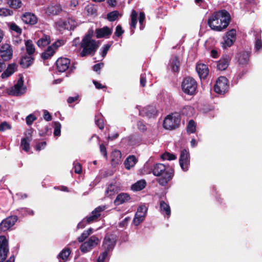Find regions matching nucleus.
<instances>
[{
    "mask_svg": "<svg viewBox=\"0 0 262 262\" xmlns=\"http://www.w3.org/2000/svg\"><path fill=\"white\" fill-rule=\"evenodd\" d=\"M230 21V13L223 9L213 13L208 18L207 24L212 30L220 32L227 28Z\"/></svg>",
    "mask_w": 262,
    "mask_h": 262,
    "instance_id": "obj_1",
    "label": "nucleus"
},
{
    "mask_svg": "<svg viewBox=\"0 0 262 262\" xmlns=\"http://www.w3.org/2000/svg\"><path fill=\"white\" fill-rule=\"evenodd\" d=\"M152 172L155 176L159 177L164 174V176L157 179V182L161 186H165L173 177L174 170L170 168L166 170V166L162 163H157L154 165Z\"/></svg>",
    "mask_w": 262,
    "mask_h": 262,
    "instance_id": "obj_2",
    "label": "nucleus"
},
{
    "mask_svg": "<svg viewBox=\"0 0 262 262\" xmlns=\"http://www.w3.org/2000/svg\"><path fill=\"white\" fill-rule=\"evenodd\" d=\"M105 209V206H99L96 207L89 216L83 218L82 221L78 224L77 228L83 229L88 224H90L93 222L98 221L101 216V212Z\"/></svg>",
    "mask_w": 262,
    "mask_h": 262,
    "instance_id": "obj_3",
    "label": "nucleus"
},
{
    "mask_svg": "<svg viewBox=\"0 0 262 262\" xmlns=\"http://www.w3.org/2000/svg\"><path fill=\"white\" fill-rule=\"evenodd\" d=\"M181 86L185 94L193 96L196 93L198 83L193 78L187 76L183 78Z\"/></svg>",
    "mask_w": 262,
    "mask_h": 262,
    "instance_id": "obj_4",
    "label": "nucleus"
},
{
    "mask_svg": "<svg viewBox=\"0 0 262 262\" xmlns=\"http://www.w3.org/2000/svg\"><path fill=\"white\" fill-rule=\"evenodd\" d=\"M181 120L179 113L175 112L167 116L163 122V127L169 130H173L178 128Z\"/></svg>",
    "mask_w": 262,
    "mask_h": 262,
    "instance_id": "obj_5",
    "label": "nucleus"
},
{
    "mask_svg": "<svg viewBox=\"0 0 262 262\" xmlns=\"http://www.w3.org/2000/svg\"><path fill=\"white\" fill-rule=\"evenodd\" d=\"M80 47L82 49L80 55L81 57H84L88 55H94L98 46L95 40H92V41L82 40Z\"/></svg>",
    "mask_w": 262,
    "mask_h": 262,
    "instance_id": "obj_6",
    "label": "nucleus"
},
{
    "mask_svg": "<svg viewBox=\"0 0 262 262\" xmlns=\"http://www.w3.org/2000/svg\"><path fill=\"white\" fill-rule=\"evenodd\" d=\"M229 81L225 76L219 77L214 86V91L219 94H224L228 92L229 89Z\"/></svg>",
    "mask_w": 262,
    "mask_h": 262,
    "instance_id": "obj_7",
    "label": "nucleus"
},
{
    "mask_svg": "<svg viewBox=\"0 0 262 262\" xmlns=\"http://www.w3.org/2000/svg\"><path fill=\"white\" fill-rule=\"evenodd\" d=\"M117 241V238L116 235L107 234L104 237L103 241L102 247L104 250L110 252L114 249Z\"/></svg>",
    "mask_w": 262,
    "mask_h": 262,
    "instance_id": "obj_8",
    "label": "nucleus"
},
{
    "mask_svg": "<svg viewBox=\"0 0 262 262\" xmlns=\"http://www.w3.org/2000/svg\"><path fill=\"white\" fill-rule=\"evenodd\" d=\"M180 165L184 171H187L189 169L190 165V155L189 151L184 149L181 151L180 159Z\"/></svg>",
    "mask_w": 262,
    "mask_h": 262,
    "instance_id": "obj_9",
    "label": "nucleus"
},
{
    "mask_svg": "<svg viewBox=\"0 0 262 262\" xmlns=\"http://www.w3.org/2000/svg\"><path fill=\"white\" fill-rule=\"evenodd\" d=\"M9 252L8 241L6 236H0V262H4Z\"/></svg>",
    "mask_w": 262,
    "mask_h": 262,
    "instance_id": "obj_10",
    "label": "nucleus"
},
{
    "mask_svg": "<svg viewBox=\"0 0 262 262\" xmlns=\"http://www.w3.org/2000/svg\"><path fill=\"white\" fill-rule=\"evenodd\" d=\"M13 56V49L10 45L4 43L1 46L0 56L1 59L4 61L10 60Z\"/></svg>",
    "mask_w": 262,
    "mask_h": 262,
    "instance_id": "obj_11",
    "label": "nucleus"
},
{
    "mask_svg": "<svg viewBox=\"0 0 262 262\" xmlns=\"http://www.w3.org/2000/svg\"><path fill=\"white\" fill-rule=\"evenodd\" d=\"M16 215H11L3 220L0 224V231H6L12 227L17 221Z\"/></svg>",
    "mask_w": 262,
    "mask_h": 262,
    "instance_id": "obj_12",
    "label": "nucleus"
},
{
    "mask_svg": "<svg viewBox=\"0 0 262 262\" xmlns=\"http://www.w3.org/2000/svg\"><path fill=\"white\" fill-rule=\"evenodd\" d=\"M147 208L145 206H140L137 209L133 220V224L135 226H138L144 220Z\"/></svg>",
    "mask_w": 262,
    "mask_h": 262,
    "instance_id": "obj_13",
    "label": "nucleus"
},
{
    "mask_svg": "<svg viewBox=\"0 0 262 262\" xmlns=\"http://www.w3.org/2000/svg\"><path fill=\"white\" fill-rule=\"evenodd\" d=\"M71 61L68 58H59L56 62V68L59 72H64L69 69Z\"/></svg>",
    "mask_w": 262,
    "mask_h": 262,
    "instance_id": "obj_14",
    "label": "nucleus"
},
{
    "mask_svg": "<svg viewBox=\"0 0 262 262\" xmlns=\"http://www.w3.org/2000/svg\"><path fill=\"white\" fill-rule=\"evenodd\" d=\"M24 86V78L23 76H20L18 79L17 83L14 84L12 88V90L11 91V94L13 95H19L23 94L25 92L26 88H23Z\"/></svg>",
    "mask_w": 262,
    "mask_h": 262,
    "instance_id": "obj_15",
    "label": "nucleus"
},
{
    "mask_svg": "<svg viewBox=\"0 0 262 262\" xmlns=\"http://www.w3.org/2000/svg\"><path fill=\"white\" fill-rule=\"evenodd\" d=\"M231 57L229 55L224 54L217 62V69L220 71L225 70L228 67Z\"/></svg>",
    "mask_w": 262,
    "mask_h": 262,
    "instance_id": "obj_16",
    "label": "nucleus"
},
{
    "mask_svg": "<svg viewBox=\"0 0 262 262\" xmlns=\"http://www.w3.org/2000/svg\"><path fill=\"white\" fill-rule=\"evenodd\" d=\"M112 33V30L107 26H104L102 28L95 30L96 37L97 38H108Z\"/></svg>",
    "mask_w": 262,
    "mask_h": 262,
    "instance_id": "obj_17",
    "label": "nucleus"
},
{
    "mask_svg": "<svg viewBox=\"0 0 262 262\" xmlns=\"http://www.w3.org/2000/svg\"><path fill=\"white\" fill-rule=\"evenodd\" d=\"M23 21L30 25H35L37 23V18L35 14L31 12H26L21 17Z\"/></svg>",
    "mask_w": 262,
    "mask_h": 262,
    "instance_id": "obj_18",
    "label": "nucleus"
},
{
    "mask_svg": "<svg viewBox=\"0 0 262 262\" xmlns=\"http://www.w3.org/2000/svg\"><path fill=\"white\" fill-rule=\"evenodd\" d=\"M249 57L250 53L246 51L239 52L236 55L238 64L243 67L248 64Z\"/></svg>",
    "mask_w": 262,
    "mask_h": 262,
    "instance_id": "obj_19",
    "label": "nucleus"
},
{
    "mask_svg": "<svg viewBox=\"0 0 262 262\" xmlns=\"http://www.w3.org/2000/svg\"><path fill=\"white\" fill-rule=\"evenodd\" d=\"M196 71L201 79L206 78L209 74L208 67L204 63H198L196 66Z\"/></svg>",
    "mask_w": 262,
    "mask_h": 262,
    "instance_id": "obj_20",
    "label": "nucleus"
},
{
    "mask_svg": "<svg viewBox=\"0 0 262 262\" xmlns=\"http://www.w3.org/2000/svg\"><path fill=\"white\" fill-rule=\"evenodd\" d=\"M140 114L143 116H146L148 118H151L156 116L157 111L155 106L149 105L144 107L140 112Z\"/></svg>",
    "mask_w": 262,
    "mask_h": 262,
    "instance_id": "obj_21",
    "label": "nucleus"
},
{
    "mask_svg": "<svg viewBox=\"0 0 262 262\" xmlns=\"http://www.w3.org/2000/svg\"><path fill=\"white\" fill-rule=\"evenodd\" d=\"M122 154L120 150H114L111 154V164L112 166L115 167L117 165L121 163Z\"/></svg>",
    "mask_w": 262,
    "mask_h": 262,
    "instance_id": "obj_22",
    "label": "nucleus"
},
{
    "mask_svg": "<svg viewBox=\"0 0 262 262\" xmlns=\"http://www.w3.org/2000/svg\"><path fill=\"white\" fill-rule=\"evenodd\" d=\"M32 131H28V135L21 140L20 146L26 152H28L30 150V142L32 140Z\"/></svg>",
    "mask_w": 262,
    "mask_h": 262,
    "instance_id": "obj_23",
    "label": "nucleus"
},
{
    "mask_svg": "<svg viewBox=\"0 0 262 262\" xmlns=\"http://www.w3.org/2000/svg\"><path fill=\"white\" fill-rule=\"evenodd\" d=\"M17 70V66L16 63H12L9 64L7 69L1 75L3 79L7 78L12 75Z\"/></svg>",
    "mask_w": 262,
    "mask_h": 262,
    "instance_id": "obj_24",
    "label": "nucleus"
},
{
    "mask_svg": "<svg viewBox=\"0 0 262 262\" xmlns=\"http://www.w3.org/2000/svg\"><path fill=\"white\" fill-rule=\"evenodd\" d=\"M130 200L129 195L127 193H121L117 196L114 200V204L116 206L120 205L124 203L129 202Z\"/></svg>",
    "mask_w": 262,
    "mask_h": 262,
    "instance_id": "obj_25",
    "label": "nucleus"
},
{
    "mask_svg": "<svg viewBox=\"0 0 262 262\" xmlns=\"http://www.w3.org/2000/svg\"><path fill=\"white\" fill-rule=\"evenodd\" d=\"M34 60V58L31 56V55L28 56L26 55L21 58L19 64L23 68H28L33 64Z\"/></svg>",
    "mask_w": 262,
    "mask_h": 262,
    "instance_id": "obj_26",
    "label": "nucleus"
},
{
    "mask_svg": "<svg viewBox=\"0 0 262 262\" xmlns=\"http://www.w3.org/2000/svg\"><path fill=\"white\" fill-rule=\"evenodd\" d=\"M137 162V160L135 156H129L124 161L125 168L127 170H129L135 165Z\"/></svg>",
    "mask_w": 262,
    "mask_h": 262,
    "instance_id": "obj_27",
    "label": "nucleus"
},
{
    "mask_svg": "<svg viewBox=\"0 0 262 262\" xmlns=\"http://www.w3.org/2000/svg\"><path fill=\"white\" fill-rule=\"evenodd\" d=\"M56 24L59 28L63 30L67 29L72 30H74L75 28L74 26L70 25V20L66 21L60 20L56 23Z\"/></svg>",
    "mask_w": 262,
    "mask_h": 262,
    "instance_id": "obj_28",
    "label": "nucleus"
},
{
    "mask_svg": "<svg viewBox=\"0 0 262 262\" xmlns=\"http://www.w3.org/2000/svg\"><path fill=\"white\" fill-rule=\"evenodd\" d=\"M137 16L138 14L137 12L135 10H133L130 15L131 22L130 24L132 34H134L135 32L134 29L136 27Z\"/></svg>",
    "mask_w": 262,
    "mask_h": 262,
    "instance_id": "obj_29",
    "label": "nucleus"
},
{
    "mask_svg": "<svg viewBox=\"0 0 262 262\" xmlns=\"http://www.w3.org/2000/svg\"><path fill=\"white\" fill-rule=\"evenodd\" d=\"M71 253V250L70 248H66L64 249H63L58 254V258L59 259H62V262H65L66 261L68 257L70 255V254Z\"/></svg>",
    "mask_w": 262,
    "mask_h": 262,
    "instance_id": "obj_30",
    "label": "nucleus"
},
{
    "mask_svg": "<svg viewBox=\"0 0 262 262\" xmlns=\"http://www.w3.org/2000/svg\"><path fill=\"white\" fill-rule=\"evenodd\" d=\"M88 15H96L97 13V6L94 4H89L84 8Z\"/></svg>",
    "mask_w": 262,
    "mask_h": 262,
    "instance_id": "obj_31",
    "label": "nucleus"
},
{
    "mask_svg": "<svg viewBox=\"0 0 262 262\" xmlns=\"http://www.w3.org/2000/svg\"><path fill=\"white\" fill-rule=\"evenodd\" d=\"M50 37L49 35H44L37 42V45L39 47H44L50 43Z\"/></svg>",
    "mask_w": 262,
    "mask_h": 262,
    "instance_id": "obj_32",
    "label": "nucleus"
},
{
    "mask_svg": "<svg viewBox=\"0 0 262 262\" xmlns=\"http://www.w3.org/2000/svg\"><path fill=\"white\" fill-rule=\"evenodd\" d=\"M146 183L144 180L137 181L132 185V189L134 191H140L146 187Z\"/></svg>",
    "mask_w": 262,
    "mask_h": 262,
    "instance_id": "obj_33",
    "label": "nucleus"
},
{
    "mask_svg": "<svg viewBox=\"0 0 262 262\" xmlns=\"http://www.w3.org/2000/svg\"><path fill=\"white\" fill-rule=\"evenodd\" d=\"M160 206L161 212L162 213H165L168 216H169L171 213L169 206L164 201H160Z\"/></svg>",
    "mask_w": 262,
    "mask_h": 262,
    "instance_id": "obj_34",
    "label": "nucleus"
},
{
    "mask_svg": "<svg viewBox=\"0 0 262 262\" xmlns=\"http://www.w3.org/2000/svg\"><path fill=\"white\" fill-rule=\"evenodd\" d=\"M25 46L26 48V51L29 55H32L35 51V49L32 41L30 39L26 41Z\"/></svg>",
    "mask_w": 262,
    "mask_h": 262,
    "instance_id": "obj_35",
    "label": "nucleus"
},
{
    "mask_svg": "<svg viewBox=\"0 0 262 262\" xmlns=\"http://www.w3.org/2000/svg\"><path fill=\"white\" fill-rule=\"evenodd\" d=\"M55 53L54 50L52 46L48 47L47 49L41 54V58L44 60L48 59L51 57Z\"/></svg>",
    "mask_w": 262,
    "mask_h": 262,
    "instance_id": "obj_36",
    "label": "nucleus"
},
{
    "mask_svg": "<svg viewBox=\"0 0 262 262\" xmlns=\"http://www.w3.org/2000/svg\"><path fill=\"white\" fill-rule=\"evenodd\" d=\"M93 231V229L90 228L88 229L84 230L82 234L77 238L79 243H82L84 242L88 236L91 235Z\"/></svg>",
    "mask_w": 262,
    "mask_h": 262,
    "instance_id": "obj_37",
    "label": "nucleus"
},
{
    "mask_svg": "<svg viewBox=\"0 0 262 262\" xmlns=\"http://www.w3.org/2000/svg\"><path fill=\"white\" fill-rule=\"evenodd\" d=\"M118 191V187L115 184H111L108 186L105 191L106 195L108 196H112L116 193H117Z\"/></svg>",
    "mask_w": 262,
    "mask_h": 262,
    "instance_id": "obj_38",
    "label": "nucleus"
},
{
    "mask_svg": "<svg viewBox=\"0 0 262 262\" xmlns=\"http://www.w3.org/2000/svg\"><path fill=\"white\" fill-rule=\"evenodd\" d=\"M7 4L11 8L17 9L21 7V0H7Z\"/></svg>",
    "mask_w": 262,
    "mask_h": 262,
    "instance_id": "obj_39",
    "label": "nucleus"
},
{
    "mask_svg": "<svg viewBox=\"0 0 262 262\" xmlns=\"http://www.w3.org/2000/svg\"><path fill=\"white\" fill-rule=\"evenodd\" d=\"M88 244L92 248L96 247L100 243L98 237L95 235L91 236L87 242H85Z\"/></svg>",
    "mask_w": 262,
    "mask_h": 262,
    "instance_id": "obj_40",
    "label": "nucleus"
},
{
    "mask_svg": "<svg viewBox=\"0 0 262 262\" xmlns=\"http://www.w3.org/2000/svg\"><path fill=\"white\" fill-rule=\"evenodd\" d=\"M196 130V124L194 120H190L187 126V132L188 134H192Z\"/></svg>",
    "mask_w": 262,
    "mask_h": 262,
    "instance_id": "obj_41",
    "label": "nucleus"
},
{
    "mask_svg": "<svg viewBox=\"0 0 262 262\" xmlns=\"http://www.w3.org/2000/svg\"><path fill=\"white\" fill-rule=\"evenodd\" d=\"M119 15V12L118 11H113L107 14V19L110 21H114L118 18Z\"/></svg>",
    "mask_w": 262,
    "mask_h": 262,
    "instance_id": "obj_42",
    "label": "nucleus"
},
{
    "mask_svg": "<svg viewBox=\"0 0 262 262\" xmlns=\"http://www.w3.org/2000/svg\"><path fill=\"white\" fill-rule=\"evenodd\" d=\"M161 158L163 160H167L171 161L176 160L177 159V156L173 154L166 151L161 156Z\"/></svg>",
    "mask_w": 262,
    "mask_h": 262,
    "instance_id": "obj_43",
    "label": "nucleus"
},
{
    "mask_svg": "<svg viewBox=\"0 0 262 262\" xmlns=\"http://www.w3.org/2000/svg\"><path fill=\"white\" fill-rule=\"evenodd\" d=\"M180 61L178 56H175L173 59L171 67L173 72H177L179 70Z\"/></svg>",
    "mask_w": 262,
    "mask_h": 262,
    "instance_id": "obj_44",
    "label": "nucleus"
},
{
    "mask_svg": "<svg viewBox=\"0 0 262 262\" xmlns=\"http://www.w3.org/2000/svg\"><path fill=\"white\" fill-rule=\"evenodd\" d=\"M224 41L222 43V44H223L222 47L224 48H227L228 47H230L231 46H232L233 45L234 42L235 41V40L232 39V38L227 37L226 36L224 37Z\"/></svg>",
    "mask_w": 262,
    "mask_h": 262,
    "instance_id": "obj_45",
    "label": "nucleus"
},
{
    "mask_svg": "<svg viewBox=\"0 0 262 262\" xmlns=\"http://www.w3.org/2000/svg\"><path fill=\"white\" fill-rule=\"evenodd\" d=\"M54 135L55 136H60L61 134V125L59 122H54Z\"/></svg>",
    "mask_w": 262,
    "mask_h": 262,
    "instance_id": "obj_46",
    "label": "nucleus"
},
{
    "mask_svg": "<svg viewBox=\"0 0 262 262\" xmlns=\"http://www.w3.org/2000/svg\"><path fill=\"white\" fill-rule=\"evenodd\" d=\"M13 14L12 10L7 8H0V16H7L12 15Z\"/></svg>",
    "mask_w": 262,
    "mask_h": 262,
    "instance_id": "obj_47",
    "label": "nucleus"
},
{
    "mask_svg": "<svg viewBox=\"0 0 262 262\" xmlns=\"http://www.w3.org/2000/svg\"><path fill=\"white\" fill-rule=\"evenodd\" d=\"M10 29L18 34H21L22 33L21 29L15 23H11L9 25Z\"/></svg>",
    "mask_w": 262,
    "mask_h": 262,
    "instance_id": "obj_48",
    "label": "nucleus"
},
{
    "mask_svg": "<svg viewBox=\"0 0 262 262\" xmlns=\"http://www.w3.org/2000/svg\"><path fill=\"white\" fill-rule=\"evenodd\" d=\"M80 249L82 253H86L90 251L93 248L87 243L84 242L80 246Z\"/></svg>",
    "mask_w": 262,
    "mask_h": 262,
    "instance_id": "obj_49",
    "label": "nucleus"
},
{
    "mask_svg": "<svg viewBox=\"0 0 262 262\" xmlns=\"http://www.w3.org/2000/svg\"><path fill=\"white\" fill-rule=\"evenodd\" d=\"M236 30L232 29L226 32V37L236 40Z\"/></svg>",
    "mask_w": 262,
    "mask_h": 262,
    "instance_id": "obj_50",
    "label": "nucleus"
},
{
    "mask_svg": "<svg viewBox=\"0 0 262 262\" xmlns=\"http://www.w3.org/2000/svg\"><path fill=\"white\" fill-rule=\"evenodd\" d=\"M145 19V15L143 12H140L139 13V24L140 25V29L142 30L144 28L143 23Z\"/></svg>",
    "mask_w": 262,
    "mask_h": 262,
    "instance_id": "obj_51",
    "label": "nucleus"
},
{
    "mask_svg": "<svg viewBox=\"0 0 262 262\" xmlns=\"http://www.w3.org/2000/svg\"><path fill=\"white\" fill-rule=\"evenodd\" d=\"M37 119V118L33 114H30L26 118V123L28 125H31L33 122Z\"/></svg>",
    "mask_w": 262,
    "mask_h": 262,
    "instance_id": "obj_52",
    "label": "nucleus"
},
{
    "mask_svg": "<svg viewBox=\"0 0 262 262\" xmlns=\"http://www.w3.org/2000/svg\"><path fill=\"white\" fill-rule=\"evenodd\" d=\"M109 251L104 250V251L100 254L97 259V262H104V260L108 255Z\"/></svg>",
    "mask_w": 262,
    "mask_h": 262,
    "instance_id": "obj_53",
    "label": "nucleus"
},
{
    "mask_svg": "<svg viewBox=\"0 0 262 262\" xmlns=\"http://www.w3.org/2000/svg\"><path fill=\"white\" fill-rule=\"evenodd\" d=\"M124 33V30L122 29V28L121 25H118L116 28V30L115 32V35L117 37H120Z\"/></svg>",
    "mask_w": 262,
    "mask_h": 262,
    "instance_id": "obj_54",
    "label": "nucleus"
},
{
    "mask_svg": "<svg viewBox=\"0 0 262 262\" xmlns=\"http://www.w3.org/2000/svg\"><path fill=\"white\" fill-rule=\"evenodd\" d=\"M74 171L76 173H78V174H80L82 172V166L81 165L77 162V163H75L74 162Z\"/></svg>",
    "mask_w": 262,
    "mask_h": 262,
    "instance_id": "obj_55",
    "label": "nucleus"
},
{
    "mask_svg": "<svg viewBox=\"0 0 262 262\" xmlns=\"http://www.w3.org/2000/svg\"><path fill=\"white\" fill-rule=\"evenodd\" d=\"M104 63L103 62H100L99 63H97L95 64L93 67V70L95 72H97L99 74H100V70L102 67H103Z\"/></svg>",
    "mask_w": 262,
    "mask_h": 262,
    "instance_id": "obj_56",
    "label": "nucleus"
},
{
    "mask_svg": "<svg viewBox=\"0 0 262 262\" xmlns=\"http://www.w3.org/2000/svg\"><path fill=\"white\" fill-rule=\"evenodd\" d=\"M11 128V126L7 122H3L0 124V131L4 132L6 129Z\"/></svg>",
    "mask_w": 262,
    "mask_h": 262,
    "instance_id": "obj_57",
    "label": "nucleus"
},
{
    "mask_svg": "<svg viewBox=\"0 0 262 262\" xmlns=\"http://www.w3.org/2000/svg\"><path fill=\"white\" fill-rule=\"evenodd\" d=\"M93 30L92 29L89 30L88 32L85 35L82 40L92 41V38L93 35Z\"/></svg>",
    "mask_w": 262,
    "mask_h": 262,
    "instance_id": "obj_58",
    "label": "nucleus"
},
{
    "mask_svg": "<svg viewBox=\"0 0 262 262\" xmlns=\"http://www.w3.org/2000/svg\"><path fill=\"white\" fill-rule=\"evenodd\" d=\"M111 47V45H110V44H106V45H104V46L103 47V50H102V51L101 53V55L103 57H104L106 55L107 53Z\"/></svg>",
    "mask_w": 262,
    "mask_h": 262,
    "instance_id": "obj_59",
    "label": "nucleus"
},
{
    "mask_svg": "<svg viewBox=\"0 0 262 262\" xmlns=\"http://www.w3.org/2000/svg\"><path fill=\"white\" fill-rule=\"evenodd\" d=\"M95 123L99 127V128L101 130H102L104 128V122L103 120L102 119H97L95 120Z\"/></svg>",
    "mask_w": 262,
    "mask_h": 262,
    "instance_id": "obj_60",
    "label": "nucleus"
},
{
    "mask_svg": "<svg viewBox=\"0 0 262 262\" xmlns=\"http://www.w3.org/2000/svg\"><path fill=\"white\" fill-rule=\"evenodd\" d=\"M146 82V74L145 73L141 74L140 75V83L142 87H144L145 86Z\"/></svg>",
    "mask_w": 262,
    "mask_h": 262,
    "instance_id": "obj_61",
    "label": "nucleus"
},
{
    "mask_svg": "<svg viewBox=\"0 0 262 262\" xmlns=\"http://www.w3.org/2000/svg\"><path fill=\"white\" fill-rule=\"evenodd\" d=\"M130 220V218L129 217H125L123 221H122L119 223V227H124L126 226L128 223V222Z\"/></svg>",
    "mask_w": 262,
    "mask_h": 262,
    "instance_id": "obj_62",
    "label": "nucleus"
},
{
    "mask_svg": "<svg viewBox=\"0 0 262 262\" xmlns=\"http://www.w3.org/2000/svg\"><path fill=\"white\" fill-rule=\"evenodd\" d=\"M43 118L47 121H50L52 120V116L47 110H44L43 111Z\"/></svg>",
    "mask_w": 262,
    "mask_h": 262,
    "instance_id": "obj_63",
    "label": "nucleus"
},
{
    "mask_svg": "<svg viewBox=\"0 0 262 262\" xmlns=\"http://www.w3.org/2000/svg\"><path fill=\"white\" fill-rule=\"evenodd\" d=\"M256 50L259 51L262 49V42L260 39H257L255 44Z\"/></svg>",
    "mask_w": 262,
    "mask_h": 262,
    "instance_id": "obj_64",
    "label": "nucleus"
}]
</instances>
